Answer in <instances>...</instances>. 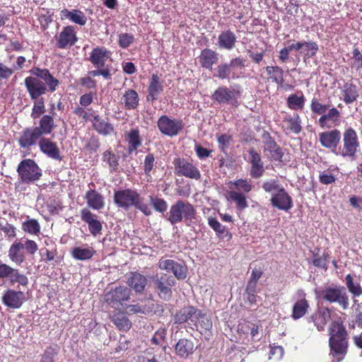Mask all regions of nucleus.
<instances>
[{
	"mask_svg": "<svg viewBox=\"0 0 362 362\" xmlns=\"http://www.w3.org/2000/svg\"><path fill=\"white\" fill-rule=\"evenodd\" d=\"M81 218L88 225L89 232L93 236L101 234L103 222L97 214H93L90 209L84 208L81 210Z\"/></svg>",
	"mask_w": 362,
	"mask_h": 362,
	"instance_id": "obj_17",
	"label": "nucleus"
},
{
	"mask_svg": "<svg viewBox=\"0 0 362 362\" xmlns=\"http://www.w3.org/2000/svg\"><path fill=\"white\" fill-rule=\"evenodd\" d=\"M352 62L351 67L358 71L362 69V54L358 47H354L353 49Z\"/></svg>",
	"mask_w": 362,
	"mask_h": 362,
	"instance_id": "obj_59",
	"label": "nucleus"
},
{
	"mask_svg": "<svg viewBox=\"0 0 362 362\" xmlns=\"http://www.w3.org/2000/svg\"><path fill=\"white\" fill-rule=\"evenodd\" d=\"M16 171L21 183L30 185L40 180L42 176V170L34 160L26 158L18 165Z\"/></svg>",
	"mask_w": 362,
	"mask_h": 362,
	"instance_id": "obj_7",
	"label": "nucleus"
},
{
	"mask_svg": "<svg viewBox=\"0 0 362 362\" xmlns=\"http://www.w3.org/2000/svg\"><path fill=\"white\" fill-rule=\"evenodd\" d=\"M41 138L42 136L39 134L38 130L35 127H28L22 131L18 142L21 148H29L35 146Z\"/></svg>",
	"mask_w": 362,
	"mask_h": 362,
	"instance_id": "obj_21",
	"label": "nucleus"
},
{
	"mask_svg": "<svg viewBox=\"0 0 362 362\" xmlns=\"http://www.w3.org/2000/svg\"><path fill=\"white\" fill-rule=\"evenodd\" d=\"M175 352L177 355L182 358H187L194 351V343L192 341L187 339H180L175 345Z\"/></svg>",
	"mask_w": 362,
	"mask_h": 362,
	"instance_id": "obj_39",
	"label": "nucleus"
},
{
	"mask_svg": "<svg viewBox=\"0 0 362 362\" xmlns=\"http://www.w3.org/2000/svg\"><path fill=\"white\" fill-rule=\"evenodd\" d=\"M305 98L302 91L291 94L286 99L287 107L292 110H301L304 108Z\"/></svg>",
	"mask_w": 362,
	"mask_h": 362,
	"instance_id": "obj_41",
	"label": "nucleus"
},
{
	"mask_svg": "<svg viewBox=\"0 0 362 362\" xmlns=\"http://www.w3.org/2000/svg\"><path fill=\"white\" fill-rule=\"evenodd\" d=\"M345 284L349 291L354 297L362 295V288L359 283H355L353 276L349 274L345 276Z\"/></svg>",
	"mask_w": 362,
	"mask_h": 362,
	"instance_id": "obj_52",
	"label": "nucleus"
},
{
	"mask_svg": "<svg viewBox=\"0 0 362 362\" xmlns=\"http://www.w3.org/2000/svg\"><path fill=\"white\" fill-rule=\"evenodd\" d=\"M30 73L33 76H27L24 84L30 99L34 100L30 117L35 119L45 112V100L40 97L48 91L54 92L59 85V81L47 69L35 66L30 70Z\"/></svg>",
	"mask_w": 362,
	"mask_h": 362,
	"instance_id": "obj_1",
	"label": "nucleus"
},
{
	"mask_svg": "<svg viewBox=\"0 0 362 362\" xmlns=\"http://www.w3.org/2000/svg\"><path fill=\"white\" fill-rule=\"evenodd\" d=\"M342 95L346 105L354 103L358 98L357 86L352 83H346L343 86Z\"/></svg>",
	"mask_w": 362,
	"mask_h": 362,
	"instance_id": "obj_43",
	"label": "nucleus"
},
{
	"mask_svg": "<svg viewBox=\"0 0 362 362\" xmlns=\"http://www.w3.org/2000/svg\"><path fill=\"white\" fill-rule=\"evenodd\" d=\"M0 230L4 233L8 238H15L16 237V228L8 223L5 224L0 223Z\"/></svg>",
	"mask_w": 362,
	"mask_h": 362,
	"instance_id": "obj_64",
	"label": "nucleus"
},
{
	"mask_svg": "<svg viewBox=\"0 0 362 362\" xmlns=\"http://www.w3.org/2000/svg\"><path fill=\"white\" fill-rule=\"evenodd\" d=\"M91 109L86 110L83 107L77 106L74 110V113L79 117L83 118L86 122L91 120V118L93 119V116L95 115L93 111L92 113L90 112Z\"/></svg>",
	"mask_w": 362,
	"mask_h": 362,
	"instance_id": "obj_62",
	"label": "nucleus"
},
{
	"mask_svg": "<svg viewBox=\"0 0 362 362\" xmlns=\"http://www.w3.org/2000/svg\"><path fill=\"white\" fill-rule=\"evenodd\" d=\"M22 230L31 235H39L41 232V226L38 221L35 218H30L27 216L25 221L22 223Z\"/></svg>",
	"mask_w": 362,
	"mask_h": 362,
	"instance_id": "obj_44",
	"label": "nucleus"
},
{
	"mask_svg": "<svg viewBox=\"0 0 362 362\" xmlns=\"http://www.w3.org/2000/svg\"><path fill=\"white\" fill-rule=\"evenodd\" d=\"M318 51V45L315 42H305L303 52L306 58H312L315 56Z\"/></svg>",
	"mask_w": 362,
	"mask_h": 362,
	"instance_id": "obj_56",
	"label": "nucleus"
},
{
	"mask_svg": "<svg viewBox=\"0 0 362 362\" xmlns=\"http://www.w3.org/2000/svg\"><path fill=\"white\" fill-rule=\"evenodd\" d=\"M25 294L22 291H17L13 289H8L2 296L3 303L13 309L21 307L25 300Z\"/></svg>",
	"mask_w": 362,
	"mask_h": 362,
	"instance_id": "obj_25",
	"label": "nucleus"
},
{
	"mask_svg": "<svg viewBox=\"0 0 362 362\" xmlns=\"http://www.w3.org/2000/svg\"><path fill=\"white\" fill-rule=\"evenodd\" d=\"M284 354V350L281 346H270V351L269 354V358L275 361H279L282 358Z\"/></svg>",
	"mask_w": 362,
	"mask_h": 362,
	"instance_id": "obj_63",
	"label": "nucleus"
},
{
	"mask_svg": "<svg viewBox=\"0 0 362 362\" xmlns=\"http://www.w3.org/2000/svg\"><path fill=\"white\" fill-rule=\"evenodd\" d=\"M209 226L216 233L217 235L221 238L227 237L231 239L232 234L226 226H223L216 218L209 217L208 219Z\"/></svg>",
	"mask_w": 362,
	"mask_h": 362,
	"instance_id": "obj_48",
	"label": "nucleus"
},
{
	"mask_svg": "<svg viewBox=\"0 0 362 362\" xmlns=\"http://www.w3.org/2000/svg\"><path fill=\"white\" fill-rule=\"evenodd\" d=\"M155 164V156L153 153H148L144 158V171L145 175H151V173L153 169Z\"/></svg>",
	"mask_w": 362,
	"mask_h": 362,
	"instance_id": "obj_61",
	"label": "nucleus"
},
{
	"mask_svg": "<svg viewBox=\"0 0 362 362\" xmlns=\"http://www.w3.org/2000/svg\"><path fill=\"white\" fill-rule=\"evenodd\" d=\"M131 294L130 288L124 286H119L107 292L105 296V299L111 307L117 308L129 300Z\"/></svg>",
	"mask_w": 362,
	"mask_h": 362,
	"instance_id": "obj_13",
	"label": "nucleus"
},
{
	"mask_svg": "<svg viewBox=\"0 0 362 362\" xmlns=\"http://www.w3.org/2000/svg\"><path fill=\"white\" fill-rule=\"evenodd\" d=\"M113 201L118 209L128 211L132 207L141 211L144 215L150 216L152 214L148 204L144 203V197L132 188H125L115 190Z\"/></svg>",
	"mask_w": 362,
	"mask_h": 362,
	"instance_id": "obj_3",
	"label": "nucleus"
},
{
	"mask_svg": "<svg viewBox=\"0 0 362 362\" xmlns=\"http://www.w3.org/2000/svg\"><path fill=\"white\" fill-rule=\"evenodd\" d=\"M218 56L216 52L208 48L204 49L199 57V64L203 68L211 70L213 66L217 63Z\"/></svg>",
	"mask_w": 362,
	"mask_h": 362,
	"instance_id": "obj_32",
	"label": "nucleus"
},
{
	"mask_svg": "<svg viewBox=\"0 0 362 362\" xmlns=\"http://www.w3.org/2000/svg\"><path fill=\"white\" fill-rule=\"evenodd\" d=\"M297 293L299 298L294 303L291 312V317L294 320L304 317L310 308L309 301L304 291L298 290Z\"/></svg>",
	"mask_w": 362,
	"mask_h": 362,
	"instance_id": "obj_22",
	"label": "nucleus"
},
{
	"mask_svg": "<svg viewBox=\"0 0 362 362\" xmlns=\"http://www.w3.org/2000/svg\"><path fill=\"white\" fill-rule=\"evenodd\" d=\"M264 151L269 152L272 160L275 161L282 160L284 156L282 148L271 136H269V139L264 142Z\"/></svg>",
	"mask_w": 362,
	"mask_h": 362,
	"instance_id": "obj_38",
	"label": "nucleus"
},
{
	"mask_svg": "<svg viewBox=\"0 0 362 362\" xmlns=\"http://www.w3.org/2000/svg\"><path fill=\"white\" fill-rule=\"evenodd\" d=\"M251 169L250 175L255 179L261 177L264 173V163L262 160L261 155L254 148L248 151Z\"/></svg>",
	"mask_w": 362,
	"mask_h": 362,
	"instance_id": "obj_24",
	"label": "nucleus"
},
{
	"mask_svg": "<svg viewBox=\"0 0 362 362\" xmlns=\"http://www.w3.org/2000/svg\"><path fill=\"white\" fill-rule=\"evenodd\" d=\"M126 283L136 293H141L146 286L147 279L144 275L134 272L127 276Z\"/></svg>",
	"mask_w": 362,
	"mask_h": 362,
	"instance_id": "obj_28",
	"label": "nucleus"
},
{
	"mask_svg": "<svg viewBox=\"0 0 362 362\" xmlns=\"http://www.w3.org/2000/svg\"><path fill=\"white\" fill-rule=\"evenodd\" d=\"M343 148L341 155L354 159L360 148L358 136L352 127H349L343 132Z\"/></svg>",
	"mask_w": 362,
	"mask_h": 362,
	"instance_id": "obj_9",
	"label": "nucleus"
},
{
	"mask_svg": "<svg viewBox=\"0 0 362 362\" xmlns=\"http://www.w3.org/2000/svg\"><path fill=\"white\" fill-rule=\"evenodd\" d=\"M126 139L128 142L127 152L129 154L135 152L139 147L142 146V137L140 131L138 129H131L126 134Z\"/></svg>",
	"mask_w": 362,
	"mask_h": 362,
	"instance_id": "obj_33",
	"label": "nucleus"
},
{
	"mask_svg": "<svg viewBox=\"0 0 362 362\" xmlns=\"http://www.w3.org/2000/svg\"><path fill=\"white\" fill-rule=\"evenodd\" d=\"M237 37L230 29L221 32L217 40V46L221 49L231 50L235 47Z\"/></svg>",
	"mask_w": 362,
	"mask_h": 362,
	"instance_id": "obj_29",
	"label": "nucleus"
},
{
	"mask_svg": "<svg viewBox=\"0 0 362 362\" xmlns=\"http://www.w3.org/2000/svg\"><path fill=\"white\" fill-rule=\"evenodd\" d=\"M230 199L235 203L236 208L239 211H243L248 206L246 197L244 194L231 190L228 192Z\"/></svg>",
	"mask_w": 362,
	"mask_h": 362,
	"instance_id": "obj_51",
	"label": "nucleus"
},
{
	"mask_svg": "<svg viewBox=\"0 0 362 362\" xmlns=\"http://www.w3.org/2000/svg\"><path fill=\"white\" fill-rule=\"evenodd\" d=\"M319 141L324 148L336 149L341 140V134L338 129L323 132L319 134Z\"/></svg>",
	"mask_w": 362,
	"mask_h": 362,
	"instance_id": "obj_20",
	"label": "nucleus"
},
{
	"mask_svg": "<svg viewBox=\"0 0 362 362\" xmlns=\"http://www.w3.org/2000/svg\"><path fill=\"white\" fill-rule=\"evenodd\" d=\"M122 100L127 110H134L139 105V95L136 91L133 89L127 90L122 97Z\"/></svg>",
	"mask_w": 362,
	"mask_h": 362,
	"instance_id": "obj_46",
	"label": "nucleus"
},
{
	"mask_svg": "<svg viewBox=\"0 0 362 362\" xmlns=\"http://www.w3.org/2000/svg\"><path fill=\"white\" fill-rule=\"evenodd\" d=\"M329 318L330 310L327 308L319 309L311 315V320L319 331L324 330Z\"/></svg>",
	"mask_w": 362,
	"mask_h": 362,
	"instance_id": "obj_34",
	"label": "nucleus"
},
{
	"mask_svg": "<svg viewBox=\"0 0 362 362\" xmlns=\"http://www.w3.org/2000/svg\"><path fill=\"white\" fill-rule=\"evenodd\" d=\"M102 160L105 163L111 172H117L119 165V156L109 148L103 153Z\"/></svg>",
	"mask_w": 362,
	"mask_h": 362,
	"instance_id": "obj_40",
	"label": "nucleus"
},
{
	"mask_svg": "<svg viewBox=\"0 0 362 362\" xmlns=\"http://www.w3.org/2000/svg\"><path fill=\"white\" fill-rule=\"evenodd\" d=\"M240 92L225 86H218L211 95V100L219 105H238Z\"/></svg>",
	"mask_w": 362,
	"mask_h": 362,
	"instance_id": "obj_11",
	"label": "nucleus"
},
{
	"mask_svg": "<svg viewBox=\"0 0 362 362\" xmlns=\"http://www.w3.org/2000/svg\"><path fill=\"white\" fill-rule=\"evenodd\" d=\"M229 187L230 189L234 187L236 189L243 191L245 193L250 192L252 189V186L250 182L244 179H239L233 182H230L229 183Z\"/></svg>",
	"mask_w": 362,
	"mask_h": 362,
	"instance_id": "obj_53",
	"label": "nucleus"
},
{
	"mask_svg": "<svg viewBox=\"0 0 362 362\" xmlns=\"http://www.w3.org/2000/svg\"><path fill=\"white\" fill-rule=\"evenodd\" d=\"M149 199L153 208L158 212L164 213L168 209L167 202L160 197L150 196Z\"/></svg>",
	"mask_w": 362,
	"mask_h": 362,
	"instance_id": "obj_54",
	"label": "nucleus"
},
{
	"mask_svg": "<svg viewBox=\"0 0 362 362\" xmlns=\"http://www.w3.org/2000/svg\"><path fill=\"white\" fill-rule=\"evenodd\" d=\"M110 319L119 330L127 332L132 327V322L124 313H115L110 317Z\"/></svg>",
	"mask_w": 362,
	"mask_h": 362,
	"instance_id": "obj_45",
	"label": "nucleus"
},
{
	"mask_svg": "<svg viewBox=\"0 0 362 362\" xmlns=\"http://www.w3.org/2000/svg\"><path fill=\"white\" fill-rule=\"evenodd\" d=\"M267 81L281 85L284 81V70L279 66H267L265 67Z\"/></svg>",
	"mask_w": 362,
	"mask_h": 362,
	"instance_id": "obj_42",
	"label": "nucleus"
},
{
	"mask_svg": "<svg viewBox=\"0 0 362 362\" xmlns=\"http://www.w3.org/2000/svg\"><path fill=\"white\" fill-rule=\"evenodd\" d=\"M111 52L105 47H94L90 53L88 60L95 68H103L110 57Z\"/></svg>",
	"mask_w": 362,
	"mask_h": 362,
	"instance_id": "obj_26",
	"label": "nucleus"
},
{
	"mask_svg": "<svg viewBox=\"0 0 362 362\" xmlns=\"http://www.w3.org/2000/svg\"><path fill=\"white\" fill-rule=\"evenodd\" d=\"M245 60L240 57H238L232 59L230 61V63L228 64L230 71L231 72V78L233 79H237L240 77V72L238 71V69H240V70L244 69L245 67Z\"/></svg>",
	"mask_w": 362,
	"mask_h": 362,
	"instance_id": "obj_49",
	"label": "nucleus"
},
{
	"mask_svg": "<svg viewBox=\"0 0 362 362\" xmlns=\"http://www.w3.org/2000/svg\"><path fill=\"white\" fill-rule=\"evenodd\" d=\"M216 72V74H214V76L221 80L229 79L231 77V72L227 63H222L218 65Z\"/></svg>",
	"mask_w": 362,
	"mask_h": 362,
	"instance_id": "obj_55",
	"label": "nucleus"
},
{
	"mask_svg": "<svg viewBox=\"0 0 362 362\" xmlns=\"http://www.w3.org/2000/svg\"><path fill=\"white\" fill-rule=\"evenodd\" d=\"M152 281L158 297L163 300H170L173 297L172 288L177 283L175 277L168 274H156Z\"/></svg>",
	"mask_w": 362,
	"mask_h": 362,
	"instance_id": "obj_8",
	"label": "nucleus"
},
{
	"mask_svg": "<svg viewBox=\"0 0 362 362\" xmlns=\"http://www.w3.org/2000/svg\"><path fill=\"white\" fill-rule=\"evenodd\" d=\"M322 298L324 300L330 303H338L343 310H346L349 305L348 294L344 286H336L334 287H327L322 293Z\"/></svg>",
	"mask_w": 362,
	"mask_h": 362,
	"instance_id": "obj_10",
	"label": "nucleus"
},
{
	"mask_svg": "<svg viewBox=\"0 0 362 362\" xmlns=\"http://www.w3.org/2000/svg\"><path fill=\"white\" fill-rule=\"evenodd\" d=\"M197 324L198 325V327L196 328L197 330L199 329L200 332L209 331L212 327L211 318L199 310H198L197 314Z\"/></svg>",
	"mask_w": 362,
	"mask_h": 362,
	"instance_id": "obj_50",
	"label": "nucleus"
},
{
	"mask_svg": "<svg viewBox=\"0 0 362 362\" xmlns=\"http://www.w3.org/2000/svg\"><path fill=\"white\" fill-rule=\"evenodd\" d=\"M157 125L162 134L169 136H177L184 128L182 119H172L167 115L160 117Z\"/></svg>",
	"mask_w": 362,
	"mask_h": 362,
	"instance_id": "obj_14",
	"label": "nucleus"
},
{
	"mask_svg": "<svg viewBox=\"0 0 362 362\" xmlns=\"http://www.w3.org/2000/svg\"><path fill=\"white\" fill-rule=\"evenodd\" d=\"M88 206L95 210H100L105 206L104 197L95 189L88 190L85 197Z\"/></svg>",
	"mask_w": 362,
	"mask_h": 362,
	"instance_id": "obj_35",
	"label": "nucleus"
},
{
	"mask_svg": "<svg viewBox=\"0 0 362 362\" xmlns=\"http://www.w3.org/2000/svg\"><path fill=\"white\" fill-rule=\"evenodd\" d=\"M282 128L287 134H298L302 131L301 119L298 113L286 116L283 119Z\"/></svg>",
	"mask_w": 362,
	"mask_h": 362,
	"instance_id": "obj_30",
	"label": "nucleus"
},
{
	"mask_svg": "<svg viewBox=\"0 0 362 362\" xmlns=\"http://www.w3.org/2000/svg\"><path fill=\"white\" fill-rule=\"evenodd\" d=\"M62 20L69 19L72 23L80 26H83L87 23V17L85 13L78 9L68 10L64 8L60 11Z\"/></svg>",
	"mask_w": 362,
	"mask_h": 362,
	"instance_id": "obj_31",
	"label": "nucleus"
},
{
	"mask_svg": "<svg viewBox=\"0 0 362 362\" xmlns=\"http://www.w3.org/2000/svg\"><path fill=\"white\" fill-rule=\"evenodd\" d=\"M233 137L231 135L227 134H223L217 136V141L218 148L222 152H225L226 150L229 147Z\"/></svg>",
	"mask_w": 362,
	"mask_h": 362,
	"instance_id": "obj_57",
	"label": "nucleus"
},
{
	"mask_svg": "<svg viewBox=\"0 0 362 362\" xmlns=\"http://www.w3.org/2000/svg\"><path fill=\"white\" fill-rule=\"evenodd\" d=\"M100 146V141L98 137L96 136H92L88 139L87 143L85 145L84 148L89 153L96 152Z\"/></svg>",
	"mask_w": 362,
	"mask_h": 362,
	"instance_id": "obj_60",
	"label": "nucleus"
},
{
	"mask_svg": "<svg viewBox=\"0 0 362 362\" xmlns=\"http://www.w3.org/2000/svg\"><path fill=\"white\" fill-rule=\"evenodd\" d=\"M38 250L37 243L30 239H25L24 243L19 240H15L8 250V257L10 260L16 265H21L26 259V252L34 255Z\"/></svg>",
	"mask_w": 362,
	"mask_h": 362,
	"instance_id": "obj_6",
	"label": "nucleus"
},
{
	"mask_svg": "<svg viewBox=\"0 0 362 362\" xmlns=\"http://www.w3.org/2000/svg\"><path fill=\"white\" fill-rule=\"evenodd\" d=\"M197 312L198 309L193 306L184 307L175 315V322L177 324H183L189 320L196 327H198V325L197 324Z\"/></svg>",
	"mask_w": 362,
	"mask_h": 362,
	"instance_id": "obj_27",
	"label": "nucleus"
},
{
	"mask_svg": "<svg viewBox=\"0 0 362 362\" xmlns=\"http://www.w3.org/2000/svg\"><path fill=\"white\" fill-rule=\"evenodd\" d=\"M270 203L273 207L285 211H288L293 206L291 197L284 187L272 194Z\"/></svg>",
	"mask_w": 362,
	"mask_h": 362,
	"instance_id": "obj_18",
	"label": "nucleus"
},
{
	"mask_svg": "<svg viewBox=\"0 0 362 362\" xmlns=\"http://www.w3.org/2000/svg\"><path fill=\"white\" fill-rule=\"evenodd\" d=\"M173 163L175 166V173L177 175L195 180L201 179L202 175L198 168L185 158H175Z\"/></svg>",
	"mask_w": 362,
	"mask_h": 362,
	"instance_id": "obj_12",
	"label": "nucleus"
},
{
	"mask_svg": "<svg viewBox=\"0 0 362 362\" xmlns=\"http://www.w3.org/2000/svg\"><path fill=\"white\" fill-rule=\"evenodd\" d=\"M158 267L161 270L172 272L175 279L178 280H183L187 277V266L173 259L161 258L158 262Z\"/></svg>",
	"mask_w": 362,
	"mask_h": 362,
	"instance_id": "obj_15",
	"label": "nucleus"
},
{
	"mask_svg": "<svg viewBox=\"0 0 362 362\" xmlns=\"http://www.w3.org/2000/svg\"><path fill=\"white\" fill-rule=\"evenodd\" d=\"M38 146L41 152L47 157L57 160H62L59 148L51 139L42 136L38 141Z\"/></svg>",
	"mask_w": 362,
	"mask_h": 362,
	"instance_id": "obj_23",
	"label": "nucleus"
},
{
	"mask_svg": "<svg viewBox=\"0 0 362 362\" xmlns=\"http://www.w3.org/2000/svg\"><path fill=\"white\" fill-rule=\"evenodd\" d=\"M164 91V81L161 75L153 74L151 76L147 88L146 100L153 102L159 98Z\"/></svg>",
	"mask_w": 362,
	"mask_h": 362,
	"instance_id": "obj_19",
	"label": "nucleus"
},
{
	"mask_svg": "<svg viewBox=\"0 0 362 362\" xmlns=\"http://www.w3.org/2000/svg\"><path fill=\"white\" fill-rule=\"evenodd\" d=\"M95 251L93 247L82 248L76 247L71 251L72 257L77 260L85 261L91 259Z\"/></svg>",
	"mask_w": 362,
	"mask_h": 362,
	"instance_id": "obj_47",
	"label": "nucleus"
},
{
	"mask_svg": "<svg viewBox=\"0 0 362 362\" xmlns=\"http://www.w3.org/2000/svg\"><path fill=\"white\" fill-rule=\"evenodd\" d=\"M330 354L342 361L348 352L349 334L342 322L334 320L328 328Z\"/></svg>",
	"mask_w": 362,
	"mask_h": 362,
	"instance_id": "obj_2",
	"label": "nucleus"
},
{
	"mask_svg": "<svg viewBox=\"0 0 362 362\" xmlns=\"http://www.w3.org/2000/svg\"><path fill=\"white\" fill-rule=\"evenodd\" d=\"M55 127L54 117L49 115H42L39 121V126L35 127L41 136L50 134Z\"/></svg>",
	"mask_w": 362,
	"mask_h": 362,
	"instance_id": "obj_37",
	"label": "nucleus"
},
{
	"mask_svg": "<svg viewBox=\"0 0 362 362\" xmlns=\"http://www.w3.org/2000/svg\"><path fill=\"white\" fill-rule=\"evenodd\" d=\"M329 104H322L320 100L313 98L310 103V110L314 114L321 115L318 119L319 126L322 128H330L332 125L329 124V122L335 127L340 124V112L334 107L329 109Z\"/></svg>",
	"mask_w": 362,
	"mask_h": 362,
	"instance_id": "obj_5",
	"label": "nucleus"
},
{
	"mask_svg": "<svg viewBox=\"0 0 362 362\" xmlns=\"http://www.w3.org/2000/svg\"><path fill=\"white\" fill-rule=\"evenodd\" d=\"M134 41V36L130 33H121L119 35L118 44L120 47L126 49Z\"/></svg>",
	"mask_w": 362,
	"mask_h": 362,
	"instance_id": "obj_58",
	"label": "nucleus"
},
{
	"mask_svg": "<svg viewBox=\"0 0 362 362\" xmlns=\"http://www.w3.org/2000/svg\"><path fill=\"white\" fill-rule=\"evenodd\" d=\"M167 220L172 225L184 221L187 226L193 227L199 222V216L193 204L178 199L171 205Z\"/></svg>",
	"mask_w": 362,
	"mask_h": 362,
	"instance_id": "obj_4",
	"label": "nucleus"
},
{
	"mask_svg": "<svg viewBox=\"0 0 362 362\" xmlns=\"http://www.w3.org/2000/svg\"><path fill=\"white\" fill-rule=\"evenodd\" d=\"M76 27L69 25L64 26L56 36L57 47L59 49H67L74 46L78 41Z\"/></svg>",
	"mask_w": 362,
	"mask_h": 362,
	"instance_id": "obj_16",
	"label": "nucleus"
},
{
	"mask_svg": "<svg viewBox=\"0 0 362 362\" xmlns=\"http://www.w3.org/2000/svg\"><path fill=\"white\" fill-rule=\"evenodd\" d=\"M92 122L93 129L101 135L107 136L115 132L112 124L105 122L98 115L93 116Z\"/></svg>",
	"mask_w": 362,
	"mask_h": 362,
	"instance_id": "obj_36",
	"label": "nucleus"
}]
</instances>
